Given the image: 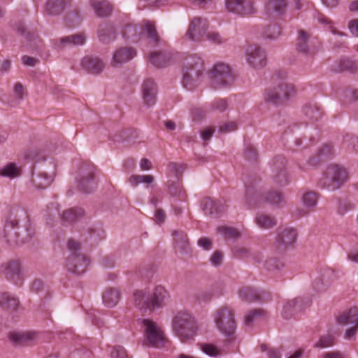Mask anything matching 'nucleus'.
Wrapping results in <instances>:
<instances>
[{
	"mask_svg": "<svg viewBox=\"0 0 358 358\" xmlns=\"http://www.w3.org/2000/svg\"><path fill=\"white\" fill-rule=\"evenodd\" d=\"M245 158L250 162H255L257 158V150L251 145L246 146Z\"/></svg>",
	"mask_w": 358,
	"mask_h": 358,
	"instance_id": "obj_56",
	"label": "nucleus"
},
{
	"mask_svg": "<svg viewBox=\"0 0 358 358\" xmlns=\"http://www.w3.org/2000/svg\"><path fill=\"white\" fill-rule=\"evenodd\" d=\"M319 194L313 191H308L304 192L301 196V201L303 206L308 210L296 209L295 214L298 217L306 215L309 210H313L317 206Z\"/></svg>",
	"mask_w": 358,
	"mask_h": 358,
	"instance_id": "obj_20",
	"label": "nucleus"
},
{
	"mask_svg": "<svg viewBox=\"0 0 358 358\" xmlns=\"http://www.w3.org/2000/svg\"><path fill=\"white\" fill-rule=\"evenodd\" d=\"M171 59V54L166 50L153 52L150 57L151 63L157 67H164Z\"/></svg>",
	"mask_w": 358,
	"mask_h": 358,
	"instance_id": "obj_30",
	"label": "nucleus"
},
{
	"mask_svg": "<svg viewBox=\"0 0 358 358\" xmlns=\"http://www.w3.org/2000/svg\"><path fill=\"white\" fill-rule=\"evenodd\" d=\"M83 214V210L80 208H71L64 211L62 220L64 223H71Z\"/></svg>",
	"mask_w": 358,
	"mask_h": 358,
	"instance_id": "obj_43",
	"label": "nucleus"
},
{
	"mask_svg": "<svg viewBox=\"0 0 358 358\" xmlns=\"http://www.w3.org/2000/svg\"><path fill=\"white\" fill-rule=\"evenodd\" d=\"M287 5V0H268L266 9L270 13L281 15L285 12Z\"/></svg>",
	"mask_w": 358,
	"mask_h": 358,
	"instance_id": "obj_36",
	"label": "nucleus"
},
{
	"mask_svg": "<svg viewBox=\"0 0 358 358\" xmlns=\"http://www.w3.org/2000/svg\"><path fill=\"white\" fill-rule=\"evenodd\" d=\"M145 344L154 348H162L166 341V337L162 327L155 322L149 319L142 320Z\"/></svg>",
	"mask_w": 358,
	"mask_h": 358,
	"instance_id": "obj_7",
	"label": "nucleus"
},
{
	"mask_svg": "<svg viewBox=\"0 0 358 358\" xmlns=\"http://www.w3.org/2000/svg\"><path fill=\"white\" fill-rule=\"evenodd\" d=\"M317 278L322 281L324 285L329 288L337 279V275L334 270L327 268L322 270Z\"/></svg>",
	"mask_w": 358,
	"mask_h": 358,
	"instance_id": "obj_40",
	"label": "nucleus"
},
{
	"mask_svg": "<svg viewBox=\"0 0 358 358\" xmlns=\"http://www.w3.org/2000/svg\"><path fill=\"white\" fill-rule=\"evenodd\" d=\"M261 200L267 201L273 205H279L285 201L283 194L279 191L268 192L262 197L257 192L252 194L250 191H247L245 194V202L248 206H255L258 204Z\"/></svg>",
	"mask_w": 358,
	"mask_h": 358,
	"instance_id": "obj_10",
	"label": "nucleus"
},
{
	"mask_svg": "<svg viewBox=\"0 0 358 358\" xmlns=\"http://www.w3.org/2000/svg\"><path fill=\"white\" fill-rule=\"evenodd\" d=\"M200 348L205 354L212 357H220L225 354L223 350L218 348L212 343L201 344Z\"/></svg>",
	"mask_w": 358,
	"mask_h": 358,
	"instance_id": "obj_42",
	"label": "nucleus"
},
{
	"mask_svg": "<svg viewBox=\"0 0 358 358\" xmlns=\"http://www.w3.org/2000/svg\"><path fill=\"white\" fill-rule=\"evenodd\" d=\"M266 315L264 310L262 309H253L249 311L245 316V324L250 325L257 320V318L262 317Z\"/></svg>",
	"mask_w": 358,
	"mask_h": 358,
	"instance_id": "obj_46",
	"label": "nucleus"
},
{
	"mask_svg": "<svg viewBox=\"0 0 358 358\" xmlns=\"http://www.w3.org/2000/svg\"><path fill=\"white\" fill-rule=\"evenodd\" d=\"M227 107L228 104L225 99H217L211 103V108L220 113L224 111Z\"/></svg>",
	"mask_w": 358,
	"mask_h": 358,
	"instance_id": "obj_55",
	"label": "nucleus"
},
{
	"mask_svg": "<svg viewBox=\"0 0 358 358\" xmlns=\"http://www.w3.org/2000/svg\"><path fill=\"white\" fill-rule=\"evenodd\" d=\"M19 306L17 298L6 292H0V306L8 311L15 310Z\"/></svg>",
	"mask_w": 358,
	"mask_h": 358,
	"instance_id": "obj_33",
	"label": "nucleus"
},
{
	"mask_svg": "<svg viewBox=\"0 0 358 358\" xmlns=\"http://www.w3.org/2000/svg\"><path fill=\"white\" fill-rule=\"evenodd\" d=\"M337 322L341 325L358 326V308H352L337 317Z\"/></svg>",
	"mask_w": 358,
	"mask_h": 358,
	"instance_id": "obj_31",
	"label": "nucleus"
},
{
	"mask_svg": "<svg viewBox=\"0 0 358 358\" xmlns=\"http://www.w3.org/2000/svg\"><path fill=\"white\" fill-rule=\"evenodd\" d=\"M54 179V173H48L47 170H38L33 173L32 182L36 188L45 189L50 185Z\"/></svg>",
	"mask_w": 358,
	"mask_h": 358,
	"instance_id": "obj_23",
	"label": "nucleus"
},
{
	"mask_svg": "<svg viewBox=\"0 0 358 358\" xmlns=\"http://www.w3.org/2000/svg\"><path fill=\"white\" fill-rule=\"evenodd\" d=\"M358 144V138L347 135L343 140V145L349 150H353Z\"/></svg>",
	"mask_w": 358,
	"mask_h": 358,
	"instance_id": "obj_53",
	"label": "nucleus"
},
{
	"mask_svg": "<svg viewBox=\"0 0 358 358\" xmlns=\"http://www.w3.org/2000/svg\"><path fill=\"white\" fill-rule=\"evenodd\" d=\"M135 306L140 310L151 309L150 298L146 290H136L134 293Z\"/></svg>",
	"mask_w": 358,
	"mask_h": 358,
	"instance_id": "obj_28",
	"label": "nucleus"
},
{
	"mask_svg": "<svg viewBox=\"0 0 358 358\" xmlns=\"http://www.w3.org/2000/svg\"><path fill=\"white\" fill-rule=\"evenodd\" d=\"M297 232L294 228H285L280 230L276 238L277 247L280 250H285L292 247L296 241Z\"/></svg>",
	"mask_w": 358,
	"mask_h": 358,
	"instance_id": "obj_17",
	"label": "nucleus"
},
{
	"mask_svg": "<svg viewBox=\"0 0 358 358\" xmlns=\"http://www.w3.org/2000/svg\"><path fill=\"white\" fill-rule=\"evenodd\" d=\"M1 272L8 280L15 285H20L24 279L20 263L17 260H11L3 264Z\"/></svg>",
	"mask_w": 358,
	"mask_h": 358,
	"instance_id": "obj_14",
	"label": "nucleus"
},
{
	"mask_svg": "<svg viewBox=\"0 0 358 358\" xmlns=\"http://www.w3.org/2000/svg\"><path fill=\"white\" fill-rule=\"evenodd\" d=\"M212 85L215 88H226L231 85L234 76L229 65L217 63L210 71Z\"/></svg>",
	"mask_w": 358,
	"mask_h": 358,
	"instance_id": "obj_8",
	"label": "nucleus"
},
{
	"mask_svg": "<svg viewBox=\"0 0 358 358\" xmlns=\"http://www.w3.org/2000/svg\"><path fill=\"white\" fill-rule=\"evenodd\" d=\"M348 180V174L345 168L334 164L328 166L318 181L321 188L331 191L339 189Z\"/></svg>",
	"mask_w": 358,
	"mask_h": 358,
	"instance_id": "obj_3",
	"label": "nucleus"
},
{
	"mask_svg": "<svg viewBox=\"0 0 358 358\" xmlns=\"http://www.w3.org/2000/svg\"><path fill=\"white\" fill-rule=\"evenodd\" d=\"M154 181L151 175H132L129 178V182L133 187H136L139 183L150 184Z\"/></svg>",
	"mask_w": 358,
	"mask_h": 358,
	"instance_id": "obj_45",
	"label": "nucleus"
},
{
	"mask_svg": "<svg viewBox=\"0 0 358 358\" xmlns=\"http://www.w3.org/2000/svg\"><path fill=\"white\" fill-rule=\"evenodd\" d=\"M284 265L277 259H268L265 263V267L268 271L271 272L273 275L278 274Z\"/></svg>",
	"mask_w": 358,
	"mask_h": 358,
	"instance_id": "obj_47",
	"label": "nucleus"
},
{
	"mask_svg": "<svg viewBox=\"0 0 358 358\" xmlns=\"http://www.w3.org/2000/svg\"><path fill=\"white\" fill-rule=\"evenodd\" d=\"M158 88L156 83L151 79L145 80L141 86V94L143 103L151 107L157 100Z\"/></svg>",
	"mask_w": 358,
	"mask_h": 358,
	"instance_id": "obj_16",
	"label": "nucleus"
},
{
	"mask_svg": "<svg viewBox=\"0 0 358 358\" xmlns=\"http://www.w3.org/2000/svg\"><path fill=\"white\" fill-rule=\"evenodd\" d=\"M120 299V292L118 289L108 288L103 294V301L109 308L115 306Z\"/></svg>",
	"mask_w": 358,
	"mask_h": 358,
	"instance_id": "obj_34",
	"label": "nucleus"
},
{
	"mask_svg": "<svg viewBox=\"0 0 358 358\" xmlns=\"http://www.w3.org/2000/svg\"><path fill=\"white\" fill-rule=\"evenodd\" d=\"M212 241L210 239L202 237L199 239L198 245L206 250H208L212 248Z\"/></svg>",
	"mask_w": 358,
	"mask_h": 358,
	"instance_id": "obj_64",
	"label": "nucleus"
},
{
	"mask_svg": "<svg viewBox=\"0 0 358 358\" xmlns=\"http://www.w3.org/2000/svg\"><path fill=\"white\" fill-rule=\"evenodd\" d=\"M145 29L149 38L155 43H157L159 41V36L155 27L151 23L148 22L145 24Z\"/></svg>",
	"mask_w": 358,
	"mask_h": 358,
	"instance_id": "obj_54",
	"label": "nucleus"
},
{
	"mask_svg": "<svg viewBox=\"0 0 358 358\" xmlns=\"http://www.w3.org/2000/svg\"><path fill=\"white\" fill-rule=\"evenodd\" d=\"M170 170L175 173L176 176L178 178L179 175L182 174L185 170V166L182 164H178L177 163H171L169 164Z\"/></svg>",
	"mask_w": 358,
	"mask_h": 358,
	"instance_id": "obj_62",
	"label": "nucleus"
},
{
	"mask_svg": "<svg viewBox=\"0 0 358 358\" xmlns=\"http://www.w3.org/2000/svg\"><path fill=\"white\" fill-rule=\"evenodd\" d=\"M169 294L165 288L161 285L156 286L150 296L152 308H159L165 306Z\"/></svg>",
	"mask_w": 358,
	"mask_h": 358,
	"instance_id": "obj_25",
	"label": "nucleus"
},
{
	"mask_svg": "<svg viewBox=\"0 0 358 358\" xmlns=\"http://www.w3.org/2000/svg\"><path fill=\"white\" fill-rule=\"evenodd\" d=\"M173 235L176 251L182 255L189 254L191 248L187 234L182 231H176Z\"/></svg>",
	"mask_w": 358,
	"mask_h": 358,
	"instance_id": "obj_24",
	"label": "nucleus"
},
{
	"mask_svg": "<svg viewBox=\"0 0 358 358\" xmlns=\"http://www.w3.org/2000/svg\"><path fill=\"white\" fill-rule=\"evenodd\" d=\"M248 63L254 69H260L266 64L265 51L257 45H249L245 50Z\"/></svg>",
	"mask_w": 358,
	"mask_h": 358,
	"instance_id": "obj_13",
	"label": "nucleus"
},
{
	"mask_svg": "<svg viewBox=\"0 0 358 358\" xmlns=\"http://www.w3.org/2000/svg\"><path fill=\"white\" fill-rule=\"evenodd\" d=\"M299 300L298 299H293L286 303L283 306V316L285 318H289L292 315V313L297 309Z\"/></svg>",
	"mask_w": 358,
	"mask_h": 358,
	"instance_id": "obj_50",
	"label": "nucleus"
},
{
	"mask_svg": "<svg viewBox=\"0 0 358 358\" xmlns=\"http://www.w3.org/2000/svg\"><path fill=\"white\" fill-rule=\"evenodd\" d=\"M214 322L217 329L225 336L231 337L235 333L236 324L234 310L222 306L214 313Z\"/></svg>",
	"mask_w": 358,
	"mask_h": 358,
	"instance_id": "obj_4",
	"label": "nucleus"
},
{
	"mask_svg": "<svg viewBox=\"0 0 358 358\" xmlns=\"http://www.w3.org/2000/svg\"><path fill=\"white\" fill-rule=\"evenodd\" d=\"M238 296L242 301L248 303L257 302L262 299L259 291L248 286L240 288L238 290Z\"/></svg>",
	"mask_w": 358,
	"mask_h": 358,
	"instance_id": "obj_29",
	"label": "nucleus"
},
{
	"mask_svg": "<svg viewBox=\"0 0 358 358\" xmlns=\"http://www.w3.org/2000/svg\"><path fill=\"white\" fill-rule=\"evenodd\" d=\"M99 37L101 41L108 43L115 38V32L112 27H108L99 31Z\"/></svg>",
	"mask_w": 358,
	"mask_h": 358,
	"instance_id": "obj_49",
	"label": "nucleus"
},
{
	"mask_svg": "<svg viewBox=\"0 0 358 358\" xmlns=\"http://www.w3.org/2000/svg\"><path fill=\"white\" fill-rule=\"evenodd\" d=\"M169 192L173 196H180L182 193V187L179 184L169 185Z\"/></svg>",
	"mask_w": 358,
	"mask_h": 358,
	"instance_id": "obj_63",
	"label": "nucleus"
},
{
	"mask_svg": "<svg viewBox=\"0 0 358 358\" xmlns=\"http://www.w3.org/2000/svg\"><path fill=\"white\" fill-rule=\"evenodd\" d=\"M281 34L280 27L277 24H271L268 26L265 31V36L269 39H275Z\"/></svg>",
	"mask_w": 358,
	"mask_h": 358,
	"instance_id": "obj_52",
	"label": "nucleus"
},
{
	"mask_svg": "<svg viewBox=\"0 0 358 358\" xmlns=\"http://www.w3.org/2000/svg\"><path fill=\"white\" fill-rule=\"evenodd\" d=\"M204 71L203 62L199 57L191 55L184 62L182 84L184 88L193 91L201 84Z\"/></svg>",
	"mask_w": 358,
	"mask_h": 358,
	"instance_id": "obj_1",
	"label": "nucleus"
},
{
	"mask_svg": "<svg viewBox=\"0 0 358 358\" xmlns=\"http://www.w3.org/2000/svg\"><path fill=\"white\" fill-rule=\"evenodd\" d=\"M201 208L206 215L216 217L224 210L223 203L218 200L206 198L201 201Z\"/></svg>",
	"mask_w": 358,
	"mask_h": 358,
	"instance_id": "obj_22",
	"label": "nucleus"
},
{
	"mask_svg": "<svg viewBox=\"0 0 358 358\" xmlns=\"http://www.w3.org/2000/svg\"><path fill=\"white\" fill-rule=\"evenodd\" d=\"M68 248L71 252L66 264L68 271L76 275L83 274L87 269L88 260L79 252L80 243L74 240H69Z\"/></svg>",
	"mask_w": 358,
	"mask_h": 358,
	"instance_id": "obj_5",
	"label": "nucleus"
},
{
	"mask_svg": "<svg viewBox=\"0 0 358 358\" xmlns=\"http://www.w3.org/2000/svg\"><path fill=\"white\" fill-rule=\"evenodd\" d=\"M217 232L223 236L226 239H238L241 237V231L232 227L229 226H221L217 229Z\"/></svg>",
	"mask_w": 358,
	"mask_h": 358,
	"instance_id": "obj_39",
	"label": "nucleus"
},
{
	"mask_svg": "<svg viewBox=\"0 0 358 358\" xmlns=\"http://www.w3.org/2000/svg\"><path fill=\"white\" fill-rule=\"evenodd\" d=\"M255 222L264 229H271L277 224L275 217L264 213H257L255 217Z\"/></svg>",
	"mask_w": 358,
	"mask_h": 358,
	"instance_id": "obj_35",
	"label": "nucleus"
},
{
	"mask_svg": "<svg viewBox=\"0 0 358 358\" xmlns=\"http://www.w3.org/2000/svg\"><path fill=\"white\" fill-rule=\"evenodd\" d=\"M136 55V50L131 47L119 48L113 53L111 65L114 67L120 66L133 59Z\"/></svg>",
	"mask_w": 358,
	"mask_h": 358,
	"instance_id": "obj_21",
	"label": "nucleus"
},
{
	"mask_svg": "<svg viewBox=\"0 0 358 358\" xmlns=\"http://www.w3.org/2000/svg\"><path fill=\"white\" fill-rule=\"evenodd\" d=\"M96 187L94 179V168L89 166L83 168L80 172V178L78 181V188L85 193H90Z\"/></svg>",
	"mask_w": 358,
	"mask_h": 358,
	"instance_id": "obj_15",
	"label": "nucleus"
},
{
	"mask_svg": "<svg viewBox=\"0 0 358 358\" xmlns=\"http://www.w3.org/2000/svg\"><path fill=\"white\" fill-rule=\"evenodd\" d=\"M92 6L99 17H107L111 13V6L107 1L94 2Z\"/></svg>",
	"mask_w": 358,
	"mask_h": 358,
	"instance_id": "obj_38",
	"label": "nucleus"
},
{
	"mask_svg": "<svg viewBox=\"0 0 358 358\" xmlns=\"http://www.w3.org/2000/svg\"><path fill=\"white\" fill-rule=\"evenodd\" d=\"M236 128H237L236 124L234 122H230L226 123V124H223L222 126H221L219 128V131L220 133L224 134V133L233 131L236 130Z\"/></svg>",
	"mask_w": 358,
	"mask_h": 358,
	"instance_id": "obj_59",
	"label": "nucleus"
},
{
	"mask_svg": "<svg viewBox=\"0 0 358 358\" xmlns=\"http://www.w3.org/2000/svg\"><path fill=\"white\" fill-rule=\"evenodd\" d=\"M225 7L229 12L240 16H248L256 12L252 0H225Z\"/></svg>",
	"mask_w": 358,
	"mask_h": 358,
	"instance_id": "obj_12",
	"label": "nucleus"
},
{
	"mask_svg": "<svg viewBox=\"0 0 358 358\" xmlns=\"http://www.w3.org/2000/svg\"><path fill=\"white\" fill-rule=\"evenodd\" d=\"M208 22L199 17L193 18L186 33L188 40L195 42L201 41L208 32Z\"/></svg>",
	"mask_w": 358,
	"mask_h": 358,
	"instance_id": "obj_11",
	"label": "nucleus"
},
{
	"mask_svg": "<svg viewBox=\"0 0 358 358\" xmlns=\"http://www.w3.org/2000/svg\"><path fill=\"white\" fill-rule=\"evenodd\" d=\"M223 255L220 251H215L210 257V262L212 265L218 266L222 262Z\"/></svg>",
	"mask_w": 358,
	"mask_h": 358,
	"instance_id": "obj_58",
	"label": "nucleus"
},
{
	"mask_svg": "<svg viewBox=\"0 0 358 358\" xmlns=\"http://www.w3.org/2000/svg\"><path fill=\"white\" fill-rule=\"evenodd\" d=\"M59 45L63 48L69 46L74 47L83 45L86 41V36L83 33H78L70 36H64L58 40Z\"/></svg>",
	"mask_w": 358,
	"mask_h": 358,
	"instance_id": "obj_27",
	"label": "nucleus"
},
{
	"mask_svg": "<svg viewBox=\"0 0 358 358\" xmlns=\"http://www.w3.org/2000/svg\"><path fill=\"white\" fill-rule=\"evenodd\" d=\"M0 173L3 176L12 178L20 175V170L14 163H10L1 170Z\"/></svg>",
	"mask_w": 358,
	"mask_h": 358,
	"instance_id": "obj_48",
	"label": "nucleus"
},
{
	"mask_svg": "<svg viewBox=\"0 0 358 358\" xmlns=\"http://www.w3.org/2000/svg\"><path fill=\"white\" fill-rule=\"evenodd\" d=\"M13 91H14L16 98L18 100L23 99L24 89L23 85L21 83H15L14 88H13Z\"/></svg>",
	"mask_w": 358,
	"mask_h": 358,
	"instance_id": "obj_61",
	"label": "nucleus"
},
{
	"mask_svg": "<svg viewBox=\"0 0 358 358\" xmlns=\"http://www.w3.org/2000/svg\"><path fill=\"white\" fill-rule=\"evenodd\" d=\"M274 85L266 90L264 99L266 102L280 105L287 102L295 95V87L292 83L285 80H279L273 76Z\"/></svg>",
	"mask_w": 358,
	"mask_h": 358,
	"instance_id": "obj_2",
	"label": "nucleus"
},
{
	"mask_svg": "<svg viewBox=\"0 0 358 358\" xmlns=\"http://www.w3.org/2000/svg\"><path fill=\"white\" fill-rule=\"evenodd\" d=\"M173 330L182 340L191 338L196 331L195 321L192 315L186 312L178 313L173 319Z\"/></svg>",
	"mask_w": 358,
	"mask_h": 358,
	"instance_id": "obj_6",
	"label": "nucleus"
},
{
	"mask_svg": "<svg viewBox=\"0 0 358 358\" xmlns=\"http://www.w3.org/2000/svg\"><path fill=\"white\" fill-rule=\"evenodd\" d=\"M335 340L333 336L327 334L320 337L318 342L315 344V347L325 348L334 345Z\"/></svg>",
	"mask_w": 358,
	"mask_h": 358,
	"instance_id": "obj_51",
	"label": "nucleus"
},
{
	"mask_svg": "<svg viewBox=\"0 0 358 358\" xmlns=\"http://www.w3.org/2000/svg\"><path fill=\"white\" fill-rule=\"evenodd\" d=\"M331 71L335 73L348 71L354 72L357 70V64L355 61L348 58H341L331 65Z\"/></svg>",
	"mask_w": 358,
	"mask_h": 358,
	"instance_id": "obj_26",
	"label": "nucleus"
},
{
	"mask_svg": "<svg viewBox=\"0 0 358 358\" xmlns=\"http://www.w3.org/2000/svg\"><path fill=\"white\" fill-rule=\"evenodd\" d=\"M64 0H48L45 10L50 15H57L64 11Z\"/></svg>",
	"mask_w": 358,
	"mask_h": 358,
	"instance_id": "obj_37",
	"label": "nucleus"
},
{
	"mask_svg": "<svg viewBox=\"0 0 358 358\" xmlns=\"http://www.w3.org/2000/svg\"><path fill=\"white\" fill-rule=\"evenodd\" d=\"M205 38L215 45H221L227 41V38L224 36L216 31L206 32Z\"/></svg>",
	"mask_w": 358,
	"mask_h": 358,
	"instance_id": "obj_41",
	"label": "nucleus"
},
{
	"mask_svg": "<svg viewBox=\"0 0 358 358\" xmlns=\"http://www.w3.org/2000/svg\"><path fill=\"white\" fill-rule=\"evenodd\" d=\"M353 208V205L345 201H341L338 203V211L341 214H343L348 210Z\"/></svg>",
	"mask_w": 358,
	"mask_h": 358,
	"instance_id": "obj_60",
	"label": "nucleus"
},
{
	"mask_svg": "<svg viewBox=\"0 0 358 358\" xmlns=\"http://www.w3.org/2000/svg\"><path fill=\"white\" fill-rule=\"evenodd\" d=\"M34 337V334L30 332L13 331L9 334V340L14 345L29 344Z\"/></svg>",
	"mask_w": 358,
	"mask_h": 358,
	"instance_id": "obj_32",
	"label": "nucleus"
},
{
	"mask_svg": "<svg viewBox=\"0 0 358 358\" xmlns=\"http://www.w3.org/2000/svg\"><path fill=\"white\" fill-rule=\"evenodd\" d=\"M110 356L111 358H127V352L123 347L117 345L113 348Z\"/></svg>",
	"mask_w": 358,
	"mask_h": 358,
	"instance_id": "obj_57",
	"label": "nucleus"
},
{
	"mask_svg": "<svg viewBox=\"0 0 358 358\" xmlns=\"http://www.w3.org/2000/svg\"><path fill=\"white\" fill-rule=\"evenodd\" d=\"M287 160L283 156H276L273 160L272 178L275 185L286 186L289 182V176L286 169Z\"/></svg>",
	"mask_w": 358,
	"mask_h": 358,
	"instance_id": "obj_9",
	"label": "nucleus"
},
{
	"mask_svg": "<svg viewBox=\"0 0 358 358\" xmlns=\"http://www.w3.org/2000/svg\"><path fill=\"white\" fill-rule=\"evenodd\" d=\"M296 46L299 52L306 55H313L315 52L311 35L303 29L299 31Z\"/></svg>",
	"mask_w": 358,
	"mask_h": 358,
	"instance_id": "obj_18",
	"label": "nucleus"
},
{
	"mask_svg": "<svg viewBox=\"0 0 358 358\" xmlns=\"http://www.w3.org/2000/svg\"><path fill=\"white\" fill-rule=\"evenodd\" d=\"M81 66L92 75L100 74L105 68L103 62L97 57L86 56L80 62Z\"/></svg>",
	"mask_w": 358,
	"mask_h": 358,
	"instance_id": "obj_19",
	"label": "nucleus"
},
{
	"mask_svg": "<svg viewBox=\"0 0 358 358\" xmlns=\"http://www.w3.org/2000/svg\"><path fill=\"white\" fill-rule=\"evenodd\" d=\"M303 113L313 121L318 120L322 116V113L320 112V108L315 104L310 103L306 105L303 108Z\"/></svg>",
	"mask_w": 358,
	"mask_h": 358,
	"instance_id": "obj_44",
	"label": "nucleus"
}]
</instances>
